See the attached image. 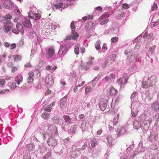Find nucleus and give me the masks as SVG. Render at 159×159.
<instances>
[{"mask_svg":"<svg viewBox=\"0 0 159 159\" xmlns=\"http://www.w3.org/2000/svg\"><path fill=\"white\" fill-rule=\"evenodd\" d=\"M44 125L43 126H45V129L46 127L48 129L47 130V132L48 136L50 137H55L57 136V128L55 125H49L47 122L44 123Z\"/></svg>","mask_w":159,"mask_h":159,"instance_id":"7ed1b4c3","label":"nucleus"},{"mask_svg":"<svg viewBox=\"0 0 159 159\" xmlns=\"http://www.w3.org/2000/svg\"><path fill=\"white\" fill-rule=\"evenodd\" d=\"M142 98L146 103H148L152 99V95L149 91H146L145 93L142 94Z\"/></svg>","mask_w":159,"mask_h":159,"instance_id":"6e6552de","label":"nucleus"},{"mask_svg":"<svg viewBox=\"0 0 159 159\" xmlns=\"http://www.w3.org/2000/svg\"><path fill=\"white\" fill-rule=\"evenodd\" d=\"M12 32L16 34H18L19 33V30H18L16 28V29H13L12 30Z\"/></svg>","mask_w":159,"mask_h":159,"instance_id":"774afa93","label":"nucleus"},{"mask_svg":"<svg viewBox=\"0 0 159 159\" xmlns=\"http://www.w3.org/2000/svg\"><path fill=\"white\" fill-rule=\"evenodd\" d=\"M100 40L98 41L95 44V48L97 50H99L101 49V47L100 46Z\"/></svg>","mask_w":159,"mask_h":159,"instance_id":"de8ad7c7","label":"nucleus"},{"mask_svg":"<svg viewBox=\"0 0 159 159\" xmlns=\"http://www.w3.org/2000/svg\"><path fill=\"white\" fill-rule=\"evenodd\" d=\"M119 31V29L115 25H112L111 28L109 29L105 30L104 33L107 34H117Z\"/></svg>","mask_w":159,"mask_h":159,"instance_id":"0eeeda50","label":"nucleus"},{"mask_svg":"<svg viewBox=\"0 0 159 159\" xmlns=\"http://www.w3.org/2000/svg\"><path fill=\"white\" fill-rule=\"evenodd\" d=\"M98 80V79L96 77L91 82L93 86H95L97 84Z\"/></svg>","mask_w":159,"mask_h":159,"instance_id":"864d4df0","label":"nucleus"},{"mask_svg":"<svg viewBox=\"0 0 159 159\" xmlns=\"http://www.w3.org/2000/svg\"><path fill=\"white\" fill-rule=\"evenodd\" d=\"M55 53L53 49L52 48H49L46 51V55L48 58H50L52 57Z\"/></svg>","mask_w":159,"mask_h":159,"instance_id":"412c9836","label":"nucleus"},{"mask_svg":"<svg viewBox=\"0 0 159 159\" xmlns=\"http://www.w3.org/2000/svg\"><path fill=\"white\" fill-rule=\"evenodd\" d=\"M77 127L76 125H71L69 130V133L71 135L74 134L75 133V131Z\"/></svg>","mask_w":159,"mask_h":159,"instance_id":"7c9ffc66","label":"nucleus"},{"mask_svg":"<svg viewBox=\"0 0 159 159\" xmlns=\"http://www.w3.org/2000/svg\"><path fill=\"white\" fill-rule=\"evenodd\" d=\"M127 80L123 76L121 78L118 79L117 82L120 84H126Z\"/></svg>","mask_w":159,"mask_h":159,"instance_id":"473e14b6","label":"nucleus"},{"mask_svg":"<svg viewBox=\"0 0 159 159\" xmlns=\"http://www.w3.org/2000/svg\"><path fill=\"white\" fill-rule=\"evenodd\" d=\"M112 57H109L107 60L103 63L102 65V66L103 68H105L106 67L108 63L109 64L111 63L114 60V58H112Z\"/></svg>","mask_w":159,"mask_h":159,"instance_id":"a878e982","label":"nucleus"},{"mask_svg":"<svg viewBox=\"0 0 159 159\" xmlns=\"http://www.w3.org/2000/svg\"><path fill=\"white\" fill-rule=\"evenodd\" d=\"M141 125L142 123L138 120L137 118L134 120L133 124L134 129L137 130L138 129L141 127Z\"/></svg>","mask_w":159,"mask_h":159,"instance_id":"aec40b11","label":"nucleus"},{"mask_svg":"<svg viewBox=\"0 0 159 159\" xmlns=\"http://www.w3.org/2000/svg\"><path fill=\"white\" fill-rule=\"evenodd\" d=\"M119 118V115L117 114H115V116L114 117L113 121V125H116L118 123V120Z\"/></svg>","mask_w":159,"mask_h":159,"instance_id":"a19ab883","label":"nucleus"},{"mask_svg":"<svg viewBox=\"0 0 159 159\" xmlns=\"http://www.w3.org/2000/svg\"><path fill=\"white\" fill-rule=\"evenodd\" d=\"M28 16L32 19L37 20L41 17V15L39 13H34L30 11L28 14Z\"/></svg>","mask_w":159,"mask_h":159,"instance_id":"ddd939ff","label":"nucleus"},{"mask_svg":"<svg viewBox=\"0 0 159 159\" xmlns=\"http://www.w3.org/2000/svg\"><path fill=\"white\" fill-rule=\"evenodd\" d=\"M39 149V151L41 153H43V149H45V148L44 147L41 146H38Z\"/></svg>","mask_w":159,"mask_h":159,"instance_id":"680f3d73","label":"nucleus"},{"mask_svg":"<svg viewBox=\"0 0 159 159\" xmlns=\"http://www.w3.org/2000/svg\"><path fill=\"white\" fill-rule=\"evenodd\" d=\"M65 45L63 44L61 45L60 49L58 52V54L59 55H64L66 53L68 49Z\"/></svg>","mask_w":159,"mask_h":159,"instance_id":"f8f14e48","label":"nucleus"},{"mask_svg":"<svg viewBox=\"0 0 159 159\" xmlns=\"http://www.w3.org/2000/svg\"><path fill=\"white\" fill-rule=\"evenodd\" d=\"M115 77V75L111 73L109 75H107L102 80L106 81H111Z\"/></svg>","mask_w":159,"mask_h":159,"instance_id":"393cba45","label":"nucleus"},{"mask_svg":"<svg viewBox=\"0 0 159 159\" xmlns=\"http://www.w3.org/2000/svg\"><path fill=\"white\" fill-rule=\"evenodd\" d=\"M72 39H76L78 35L77 33L75 32L74 30L72 31Z\"/></svg>","mask_w":159,"mask_h":159,"instance_id":"c03bdc74","label":"nucleus"},{"mask_svg":"<svg viewBox=\"0 0 159 159\" xmlns=\"http://www.w3.org/2000/svg\"><path fill=\"white\" fill-rule=\"evenodd\" d=\"M140 48L139 45H136L134 50V52L128 48L125 51V53L128 56L127 60L130 62H135L137 61L139 54L137 52Z\"/></svg>","mask_w":159,"mask_h":159,"instance_id":"f257e3e1","label":"nucleus"},{"mask_svg":"<svg viewBox=\"0 0 159 159\" xmlns=\"http://www.w3.org/2000/svg\"><path fill=\"white\" fill-rule=\"evenodd\" d=\"M137 119L141 123L147 120L146 116L143 113Z\"/></svg>","mask_w":159,"mask_h":159,"instance_id":"c756f323","label":"nucleus"},{"mask_svg":"<svg viewBox=\"0 0 159 159\" xmlns=\"http://www.w3.org/2000/svg\"><path fill=\"white\" fill-rule=\"evenodd\" d=\"M26 149L28 151H34L35 150V145L33 143L29 144L26 146Z\"/></svg>","mask_w":159,"mask_h":159,"instance_id":"e433bc0d","label":"nucleus"},{"mask_svg":"<svg viewBox=\"0 0 159 159\" xmlns=\"http://www.w3.org/2000/svg\"><path fill=\"white\" fill-rule=\"evenodd\" d=\"M5 81L4 79H1L0 80V87H3L5 84Z\"/></svg>","mask_w":159,"mask_h":159,"instance_id":"4d7b16f0","label":"nucleus"},{"mask_svg":"<svg viewBox=\"0 0 159 159\" xmlns=\"http://www.w3.org/2000/svg\"><path fill=\"white\" fill-rule=\"evenodd\" d=\"M138 111L137 110L131 109V115L132 116L134 117H136L138 114Z\"/></svg>","mask_w":159,"mask_h":159,"instance_id":"8fccbe9b","label":"nucleus"},{"mask_svg":"<svg viewBox=\"0 0 159 159\" xmlns=\"http://www.w3.org/2000/svg\"><path fill=\"white\" fill-rule=\"evenodd\" d=\"M109 16V14L106 13H105L101 15L98 19V20L99 21H101L100 24L102 25H103L107 24L109 22V20L108 18Z\"/></svg>","mask_w":159,"mask_h":159,"instance_id":"39448f33","label":"nucleus"},{"mask_svg":"<svg viewBox=\"0 0 159 159\" xmlns=\"http://www.w3.org/2000/svg\"><path fill=\"white\" fill-rule=\"evenodd\" d=\"M53 83L54 80L53 76L51 74H48L45 77V85L47 88H50L53 84Z\"/></svg>","mask_w":159,"mask_h":159,"instance_id":"423d86ee","label":"nucleus"},{"mask_svg":"<svg viewBox=\"0 0 159 159\" xmlns=\"http://www.w3.org/2000/svg\"><path fill=\"white\" fill-rule=\"evenodd\" d=\"M16 26L17 29L22 34L24 32V30L21 24L20 23H17Z\"/></svg>","mask_w":159,"mask_h":159,"instance_id":"2f4dec72","label":"nucleus"},{"mask_svg":"<svg viewBox=\"0 0 159 159\" xmlns=\"http://www.w3.org/2000/svg\"><path fill=\"white\" fill-rule=\"evenodd\" d=\"M84 117V114H81L79 115L78 118L80 121H82V122H84L86 121L85 120V118Z\"/></svg>","mask_w":159,"mask_h":159,"instance_id":"3c124183","label":"nucleus"},{"mask_svg":"<svg viewBox=\"0 0 159 159\" xmlns=\"http://www.w3.org/2000/svg\"><path fill=\"white\" fill-rule=\"evenodd\" d=\"M117 93V91L114 87H111L109 90V94L110 95L115 96Z\"/></svg>","mask_w":159,"mask_h":159,"instance_id":"72a5a7b5","label":"nucleus"},{"mask_svg":"<svg viewBox=\"0 0 159 159\" xmlns=\"http://www.w3.org/2000/svg\"><path fill=\"white\" fill-rule=\"evenodd\" d=\"M11 17L12 16L10 15H6L4 16V20L6 22H4L3 29L5 33L7 32L11 29L12 24L10 19Z\"/></svg>","mask_w":159,"mask_h":159,"instance_id":"20e7f679","label":"nucleus"},{"mask_svg":"<svg viewBox=\"0 0 159 159\" xmlns=\"http://www.w3.org/2000/svg\"><path fill=\"white\" fill-rule=\"evenodd\" d=\"M129 7L128 4L127 3H124L123 4L122 8H123L126 9L128 8Z\"/></svg>","mask_w":159,"mask_h":159,"instance_id":"338daca9","label":"nucleus"},{"mask_svg":"<svg viewBox=\"0 0 159 159\" xmlns=\"http://www.w3.org/2000/svg\"><path fill=\"white\" fill-rule=\"evenodd\" d=\"M139 104V102L137 101L136 100L135 101L133 100L131 103V109L137 110Z\"/></svg>","mask_w":159,"mask_h":159,"instance_id":"c85d7f7f","label":"nucleus"},{"mask_svg":"<svg viewBox=\"0 0 159 159\" xmlns=\"http://www.w3.org/2000/svg\"><path fill=\"white\" fill-rule=\"evenodd\" d=\"M156 77L154 76H152L148 79L147 81L149 83L150 86L151 87L156 84Z\"/></svg>","mask_w":159,"mask_h":159,"instance_id":"6ab92c4d","label":"nucleus"},{"mask_svg":"<svg viewBox=\"0 0 159 159\" xmlns=\"http://www.w3.org/2000/svg\"><path fill=\"white\" fill-rule=\"evenodd\" d=\"M49 114L46 112L43 113L42 115V117L44 119H48L49 117Z\"/></svg>","mask_w":159,"mask_h":159,"instance_id":"09e8293b","label":"nucleus"},{"mask_svg":"<svg viewBox=\"0 0 159 159\" xmlns=\"http://www.w3.org/2000/svg\"><path fill=\"white\" fill-rule=\"evenodd\" d=\"M98 143V140L96 139H92L90 141V144L92 148H94Z\"/></svg>","mask_w":159,"mask_h":159,"instance_id":"58836bf2","label":"nucleus"},{"mask_svg":"<svg viewBox=\"0 0 159 159\" xmlns=\"http://www.w3.org/2000/svg\"><path fill=\"white\" fill-rule=\"evenodd\" d=\"M47 24H48V27H47L49 29L51 28L52 29H55L57 28V26L55 23L53 22H51V23L50 22Z\"/></svg>","mask_w":159,"mask_h":159,"instance_id":"37998d69","label":"nucleus"},{"mask_svg":"<svg viewBox=\"0 0 159 159\" xmlns=\"http://www.w3.org/2000/svg\"><path fill=\"white\" fill-rule=\"evenodd\" d=\"M133 145L128 147L123 153H121L120 156V159H133L138 154L137 152L132 149Z\"/></svg>","mask_w":159,"mask_h":159,"instance_id":"f03ea898","label":"nucleus"},{"mask_svg":"<svg viewBox=\"0 0 159 159\" xmlns=\"http://www.w3.org/2000/svg\"><path fill=\"white\" fill-rule=\"evenodd\" d=\"M156 48L155 45H154L152 47H150L149 48L148 51V53L150 54L151 55L153 54L155 52L154 50Z\"/></svg>","mask_w":159,"mask_h":159,"instance_id":"ea45409f","label":"nucleus"},{"mask_svg":"<svg viewBox=\"0 0 159 159\" xmlns=\"http://www.w3.org/2000/svg\"><path fill=\"white\" fill-rule=\"evenodd\" d=\"M29 76L27 80V83L28 84L31 85V86L33 85L34 84L33 83L34 80L33 78L34 73L33 72H30L28 73Z\"/></svg>","mask_w":159,"mask_h":159,"instance_id":"2eb2a0df","label":"nucleus"},{"mask_svg":"<svg viewBox=\"0 0 159 159\" xmlns=\"http://www.w3.org/2000/svg\"><path fill=\"white\" fill-rule=\"evenodd\" d=\"M51 153L49 152L43 156V159H51Z\"/></svg>","mask_w":159,"mask_h":159,"instance_id":"603ef678","label":"nucleus"},{"mask_svg":"<svg viewBox=\"0 0 159 159\" xmlns=\"http://www.w3.org/2000/svg\"><path fill=\"white\" fill-rule=\"evenodd\" d=\"M157 122L159 121V113L156 114L154 117Z\"/></svg>","mask_w":159,"mask_h":159,"instance_id":"bf43d9fd","label":"nucleus"},{"mask_svg":"<svg viewBox=\"0 0 159 159\" xmlns=\"http://www.w3.org/2000/svg\"><path fill=\"white\" fill-rule=\"evenodd\" d=\"M92 90V88L90 86H87L85 89V93L87 94L88 93Z\"/></svg>","mask_w":159,"mask_h":159,"instance_id":"5fc2aeb1","label":"nucleus"},{"mask_svg":"<svg viewBox=\"0 0 159 159\" xmlns=\"http://www.w3.org/2000/svg\"><path fill=\"white\" fill-rule=\"evenodd\" d=\"M92 127V125L87 121L82 122L80 128L83 132H86L89 130V129Z\"/></svg>","mask_w":159,"mask_h":159,"instance_id":"1a4fd4ad","label":"nucleus"},{"mask_svg":"<svg viewBox=\"0 0 159 159\" xmlns=\"http://www.w3.org/2000/svg\"><path fill=\"white\" fill-rule=\"evenodd\" d=\"M137 93L136 92H134L132 94L131 96V98H134L137 96Z\"/></svg>","mask_w":159,"mask_h":159,"instance_id":"0e129e2a","label":"nucleus"},{"mask_svg":"<svg viewBox=\"0 0 159 159\" xmlns=\"http://www.w3.org/2000/svg\"><path fill=\"white\" fill-rule=\"evenodd\" d=\"M142 87L143 88L147 89L150 86L147 81H142Z\"/></svg>","mask_w":159,"mask_h":159,"instance_id":"79ce46f5","label":"nucleus"},{"mask_svg":"<svg viewBox=\"0 0 159 159\" xmlns=\"http://www.w3.org/2000/svg\"><path fill=\"white\" fill-rule=\"evenodd\" d=\"M10 87L12 89H14L16 87V84L15 82H12L11 84L10 85Z\"/></svg>","mask_w":159,"mask_h":159,"instance_id":"69168bd1","label":"nucleus"},{"mask_svg":"<svg viewBox=\"0 0 159 159\" xmlns=\"http://www.w3.org/2000/svg\"><path fill=\"white\" fill-rule=\"evenodd\" d=\"M127 131V128L125 126H124L121 128H118L117 131V137H119L124 134Z\"/></svg>","mask_w":159,"mask_h":159,"instance_id":"dca6fc26","label":"nucleus"},{"mask_svg":"<svg viewBox=\"0 0 159 159\" xmlns=\"http://www.w3.org/2000/svg\"><path fill=\"white\" fill-rule=\"evenodd\" d=\"M23 76L21 75L17 76L15 79V80L18 85H19L23 81Z\"/></svg>","mask_w":159,"mask_h":159,"instance_id":"bb28decb","label":"nucleus"},{"mask_svg":"<svg viewBox=\"0 0 159 159\" xmlns=\"http://www.w3.org/2000/svg\"><path fill=\"white\" fill-rule=\"evenodd\" d=\"M117 137L115 134H113L112 133L111 134L107 135L106 137V140L108 143V144L110 146H112L113 144V141Z\"/></svg>","mask_w":159,"mask_h":159,"instance_id":"9d476101","label":"nucleus"},{"mask_svg":"<svg viewBox=\"0 0 159 159\" xmlns=\"http://www.w3.org/2000/svg\"><path fill=\"white\" fill-rule=\"evenodd\" d=\"M63 44L65 45L69 49L73 45V43L72 41L68 40L65 41Z\"/></svg>","mask_w":159,"mask_h":159,"instance_id":"c9c22d12","label":"nucleus"},{"mask_svg":"<svg viewBox=\"0 0 159 159\" xmlns=\"http://www.w3.org/2000/svg\"><path fill=\"white\" fill-rule=\"evenodd\" d=\"M151 107L153 110L155 111L159 110V103L157 101H156L151 104Z\"/></svg>","mask_w":159,"mask_h":159,"instance_id":"b1692460","label":"nucleus"},{"mask_svg":"<svg viewBox=\"0 0 159 159\" xmlns=\"http://www.w3.org/2000/svg\"><path fill=\"white\" fill-rule=\"evenodd\" d=\"M9 92V90L8 89L2 90L0 91V94H3L6 93H8Z\"/></svg>","mask_w":159,"mask_h":159,"instance_id":"6e6d98bb","label":"nucleus"},{"mask_svg":"<svg viewBox=\"0 0 159 159\" xmlns=\"http://www.w3.org/2000/svg\"><path fill=\"white\" fill-rule=\"evenodd\" d=\"M54 137H50L48 140L47 143L48 145L52 147H54L57 144V141L54 138Z\"/></svg>","mask_w":159,"mask_h":159,"instance_id":"4468645a","label":"nucleus"},{"mask_svg":"<svg viewBox=\"0 0 159 159\" xmlns=\"http://www.w3.org/2000/svg\"><path fill=\"white\" fill-rule=\"evenodd\" d=\"M142 127H143L145 130H147L148 129L150 125L148 124L147 120L142 123Z\"/></svg>","mask_w":159,"mask_h":159,"instance_id":"f704fd0d","label":"nucleus"},{"mask_svg":"<svg viewBox=\"0 0 159 159\" xmlns=\"http://www.w3.org/2000/svg\"><path fill=\"white\" fill-rule=\"evenodd\" d=\"M23 25L26 28H29L31 26V24L30 19L29 18L25 17L23 21Z\"/></svg>","mask_w":159,"mask_h":159,"instance_id":"a211bd4d","label":"nucleus"},{"mask_svg":"<svg viewBox=\"0 0 159 159\" xmlns=\"http://www.w3.org/2000/svg\"><path fill=\"white\" fill-rule=\"evenodd\" d=\"M157 9V5L156 3H154L152 7V10L153 11Z\"/></svg>","mask_w":159,"mask_h":159,"instance_id":"e2e57ef3","label":"nucleus"},{"mask_svg":"<svg viewBox=\"0 0 159 159\" xmlns=\"http://www.w3.org/2000/svg\"><path fill=\"white\" fill-rule=\"evenodd\" d=\"M59 118V116H55L52 118V120L54 124H59L61 122Z\"/></svg>","mask_w":159,"mask_h":159,"instance_id":"4c0bfd02","label":"nucleus"},{"mask_svg":"<svg viewBox=\"0 0 159 159\" xmlns=\"http://www.w3.org/2000/svg\"><path fill=\"white\" fill-rule=\"evenodd\" d=\"M63 118L65 121L69 124H72L74 123L73 119L67 115H64Z\"/></svg>","mask_w":159,"mask_h":159,"instance_id":"5701e85b","label":"nucleus"},{"mask_svg":"<svg viewBox=\"0 0 159 159\" xmlns=\"http://www.w3.org/2000/svg\"><path fill=\"white\" fill-rule=\"evenodd\" d=\"M118 40V38L117 37H115L111 39V41L112 43H114Z\"/></svg>","mask_w":159,"mask_h":159,"instance_id":"13d9d810","label":"nucleus"},{"mask_svg":"<svg viewBox=\"0 0 159 159\" xmlns=\"http://www.w3.org/2000/svg\"><path fill=\"white\" fill-rule=\"evenodd\" d=\"M13 58L14 59V61H20L21 58V56L20 55H15L13 56Z\"/></svg>","mask_w":159,"mask_h":159,"instance_id":"49530a36","label":"nucleus"},{"mask_svg":"<svg viewBox=\"0 0 159 159\" xmlns=\"http://www.w3.org/2000/svg\"><path fill=\"white\" fill-rule=\"evenodd\" d=\"M79 45L77 44L75 46L74 52L76 55H78L79 53Z\"/></svg>","mask_w":159,"mask_h":159,"instance_id":"a18cd8bd","label":"nucleus"},{"mask_svg":"<svg viewBox=\"0 0 159 159\" xmlns=\"http://www.w3.org/2000/svg\"><path fill=\"white\" fill-rule=\"evenodd\" d=\"M4 7L8 9H11L13 7V3L10 0H5L3 3Z\"/></svg>","mask_w":159,"mask_h":159,"instance_id":"f3484780","label":"nucleus"},{"mask_svg":"<svg viewBox=\"0 0 159 159\" xmlns=\"http://www.w3.org/2000/svg\"><path fill=\"white\" fill-rule=\"evenodd\" d=\"M57 2L56 3H53V10H58L61 8L63 6V3L61 2L60 0H57Z\"/></svg>","mask_w":159,"mask_h":159,"instance_id":"4be33fe9","label":"nucleus"},{"mask_svg":"<svg viewBox=\"0 0 159 159\" xmlns=\"http://www.w3.org/2000/svg\"><path fill=\"white\" fill-rule=\"evenodd\" d=\"M122 11H120V10L118 11V14L121 16V18L125 16V14L124 13L122 12Z\"/></svg>","mask_w":159,"mask_h":159,"instance_id":"052dcab7","label":"nucleus"},{"mask_svg":"<svg viewBox=\"0 0 159 159\" xmlns=\"http://www.w3.org/2000/svg\"><path fill=\"white\" fill-rule=\"evenodd\" d=\"M157 132L158 131L157 129ZM158 134L157 132H151L150 136L148 137L149 140L151 142H154L158 139Z\"/></svg>","mask_w":159,"mask_h":159,"instance_id":"9b49d317","label":"nucleus"},{"mask_svg":"<svg viewBox=\"0 0 159 159\" xmlns=\"http://www.w3.org/2000/svg\"><path fill=\"white\" fill-rule=\"evenodd\" d=\"M67 96H65L62 98L60 101V107L61 108H63L65 106L67 99Z\"/></svg>","mask_w":159,"mask_h":159,"instance_id":"cd10ccee","label":"nucleus"}]
</instances>
